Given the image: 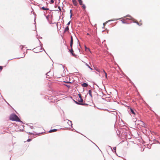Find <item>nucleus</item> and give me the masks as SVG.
<instances>
[{
  "label": "nucleus",
  "instance_id": "nucleus-54",
  "mask_svg": "<svg viewBox=\"0 0 160 160\" xmlns=\"http://www.w3.org/2000/svg\"><path fill=\"white\" fill-rule=\"evenodd\" d=\"M58 9H59V11H61V7H60V6H58Z\"/></svg>",
  "mask_w": 160,
  "mask_h": 160
},
{
  "label": "nucleus",
  "instance_id": "nucleus-31",
  "mask_svg": "<svg viewBox=\"0 0 160 160\" xmlns=\"http://www.w3.org/2000/svg\"><path fill=\"white\" fill-rule=\"evenodd\" d=\"M72 9L70 10V18H72Z\"/></svg>",
  "mask_w": 160,
  "mask_h": 160
},
{
  "label": "nucleus",
  "instance_id": "nucleus-58",
  "mask_svg": "<svg viewBox=\"0 0 160 160\" xmlns=\"http://www.w3.org/2000/svg\"><path fill=\"white\" fill-rule=\"evenodd\" d=\"M87 35H88L89 36H91V35L89 33H87Z\"/></svg>",
  "mask_w": 160,
  "mask_h": 160
},
{
  "label": "nucleus",
  "instance_id": "nucleus-30",
  "mask_svg": "<svg viewBox=\"0 0 160 160\" xmlns=\"http://www.w3.org/2000/svg\"><path fill=\"white\" fill-rule=\"evenodd\" d=\"M121 22L123 24H128V23L126 21H125L124 20H121Z\"/></svg>",
  "mask_w": 160,
  "mask_h": 160
},
{
  "label": "nucleus",
  "instance_id": "nucleus-38",
  "mask_svg": "<svg viewBox=\"0 0 160 160\" xmlns=\"http://www.w3.org/2000/svg\"><path fill=\"white\" fill-rule=\"evenodd\" d=\"M129 82L130 83H132L133 84V82H132V81L131 80V79L129 78L128 79H127Z\"/></svg>",
  "mask_w": 160,
  "mask_h": 160
},
{
  "label": "nucleus",
  "instance_id": "nucleus-15",
  "mask_svg": "<svg viewBox=\"0 0 160 160\" xmlns=\"http://www.w3.org/2000/svg\"><path fill=\"white\" fill-rule=\"evenodd\" d=\"M92 91L91 89L89 90L88 91V93L89 94L90 96L91 97H92Z\"/></svg>",
  "mask_w": 160,
  "mask_h": 160
},
{
  "label": "nucleus",
  "instance_id": "nucleus-27",
  "mask_svg": "<svg viewBox=\"0 0 160 160\" xmlns=\"http://www.w3.org/2000/svg\"><path fill=\"white\" fill-rule=\"evenodd\" d=\"M100 72L102 73H104V74L106 73L105 71L103 69H102L101 70H100Z\"/></svg>",
  "mask_w": 160,
  "mask_h": 160
},
{
  "label": "nucleus",
  "instance_id": "nucleus-3",
  "mask_svg": "<svg viewBox=\"0 0 160 160\" xmlns=\"http://www.w3.org/2000/svg\"><path fill=\"white\" fill-rule=\"evenodd\" d=\"M39 48V47H36V48H34L33 49V52L35 53H38L39 52H41L42 51H39V50L38 49V48ZM28 50H32V49H28Z\"/></svg>",
  "mask_w": 160,
  "mask_h": 160
},
{
  "label": "nucleus",
  "instance_id": "nucleus-29",
  "mask_svg": "<svg viewBox=\"0 0 160 160\" xmlns=\"http://www.w3.org/2000/svg\"><path fill=\"white\" fill-rule=\"evenodd\" d=\"M27 133H28V134L30 135H34V133L33 132H27Z\"/></svg>",
  "mask_w": 160,
  "mask_h": 160
},
{
  "label": "nucleus",
  "instance_id": "nucleus-5",
  "mask_svg": "<svg viewBox=\"0 0 160 160\" xmlns=\"http://www.w3.org/2000/svg\"><path fill=\"white\" fill-rule=\"evenodd\" d=\"M71 40L70 42V48L72 47V45L73 44V39L72 36L71 35L70 36Z\"/></svg>",
  "mask_w": 160,
  "mask_h": 160
},
{
  "label": "nucleus",
  "instance_id": "nucleus-14",
  "mask_svg": "<svg viewBox=\"0 0 160 160\" xmlns=\"http://www.w3.org/2000/svg\"><path fill=\"white\" fill-rule=\"evenodd\" d=\"M72 3L74 5L77 6L78 5V3L76 0H72Z\"/></svg>",
  "mask_w": 160,
  "mask_h": 160
},
{
  "label": "nucleus",
  "instance_id": "nucleus-24",
  "mask_svg": "<svg viewBox=\"0 0 160 160\" xmlns=\"http://www.w3.org/2000/svg\"><path fill=\"white\" fill-rule=\"evenodd\" d=\"M141 129L142 130V132H143V133H144L145 132H146L147 131L146 129V130L145 131V128H144L143 127H142Z\"/></svg>",
  "mask_w": 160,
  "mask_h": 160
},
{
  "label": "nucleus",
  "instance_id": "nucleus-62",
  "mask_svg": "<svg viewBox=\"0 0 160 160\" xmlns=\"http://www.w3.org/2000/svg\"><path fill=\"white\" fill-rule=\"evenodd\" d=\"M62 9L63 10V12H65V10L63 8H62Z\"/></svg>",
  "mask_w": 160,
  "mask_h": 160
},
{
  "label": "nucleus",
  "instance_id": "nucleus-28",
  "mask_svg": "<svg viewBox=\"0 0 160 160\" xmlns=\"http://www.w3.org/2000/svg\"><path fill=\"white\" fill-rule=\"evenodd\" d=\"M73 101L76 104H77V105H80V103L79 102H78V101H75V100H73Z\"/></svg>",
  "mask_w": 160,
  "mask_h": 160
},
{
  "label": "nucleus",
  "instance_id": "nucleus-36",
  "mask_svg": "<svg viewBox=\"0 0 160 160\" xmlns=\"http://www.w3.org/2000/svg\"><path fill=\"white\" fill-rule=\"evenodd\" d=\"M64 82L67 83H72V82H70V81H64Z\"/></svg>",
  "mask_w": 160,
  "mask_h": 160
},
{
  "label": "nucleus",
  "instance_id": "nucleus-26",
  "mask_svg": "<svg viewBox=\"0 0 160 160\" xmlns=\"http://www.w3.org/2000/svg\"><path fill=\"white\" fill-rule=\"evenodd\" d=\"M78 2L80 5L83 4V1L82 0H78Z\"/></svg>",
  "mask_w": 160,
  "mask_h": 160
},
{
  "label": "nucleus",
  "instance_id": "nucleus-10",
  "mask_svg": "<svg viewBox=\"0 0 160 160\" xmlns=\"http://www.w3.org/2000/svg\"><path fill=\"white\" fill-rule=\"evenodd\" d=\"M38 41L39 42V43H40V46L41 47V48H40V49L41 50H42V49H43V50L45 51V50H44V48L42 47V44L41 43L39 39H38Z\"/></svg>",
  "mask_w": 160,
  "mask_h": 160
},
{
  "label": "nucleus",
  "instance_id": "nucleus-41",
  "mask_svg": "<svg viewBox=\"0 0 160 160\" xmlns=\"http://www.w3.org/2000/svg\"><path fill=\"white\" fill-rule=\"evenodd\" d=\"M129 82L130 83H132L133 84V82H132V81L131 80V79L129 78L128 79H127Z\"/></svg>",
  "mask_w": 160,
  "mask_h": 160
},
{
  "label": "nucleus",
  "instance_id": "nucleus-19",
  "mask_svg": "<svg viewBox=\"0 0 160 160\" xmlns=\"http://www.w3.org/2000/svg\"><path fill=\"white\" fill-rule=\"evenodd\" d=\"M69 30V28L68 27V26H67L65 28L64 30V32H67Z\"/></svg>",
  "mask_w": 160,
  "mask_h": 160
},
{
  "label": "nucleus",
  "instance_id": "nucleus-12",
  "mask_svg": "<svg viewBox=\"0 0 160 160\" xmlns=\"http://www.w3.org/2000/svg\"><path fill=\"white\" fill-rule=\"evenodd\" d=\"M58 130V129H51L49 131H48V133H51V132H56Z\"/></svg>",
  "mask_w": 160,
  "mask_h": 160
},
{
  "label": "nucleus",
  "instance_id": "nucleus-43",
  "mask_svg": "<svg viewBox=\"0 0 160 160\" xmlns=\"http://www.w3.org/2000/svg\"><path fill=\"white\" fill-rule=\"evenodd\" d=\"M129 82L130 83H132L133 84V82H132V81L131 80V79L129 78L128 79H127Z\"/></svg>",
  "mask_w": 160,
  "mask_h": 160
},
{
  "label": "nucleus",
  "instance_id": "nucleus-1",
  "mask_svg": "<svg viewBox=\"0 0 160 160\" xmlns=\"http://www.w3.org/2000/svg\"><path fill=\"white\" fill-rule=\"evenodd\" d=\"M9 119L12 121H15L24 123L22 121L19 119L18 116L14 113H12L10 115Z\"/></svg>",
  "mask_w": 160,
  "mask_h": 160
},
{
  "label": "nucleus",
  "instance_id": "nucleus-64",
  "mask_svg": "<svg viewBox=\"0 0 160 160\" xmlns=\"http://www.w3.org/2000/svg\"><path fill=\"white\" fill-rule=\"evenodd\" d=\"M42 37H39V38H40V39H42Z\"/></svg>",
  "mask_w": 160,
  "mask_h": 160
},
{
  "label": "nucleus",
  "instance_id": "nucleus-56",
  "mask_svg": "<svg viewBox=\"0 0 160 160\" xmlns=\"http://www.w3.org/2000/svg\"><path fill=\"white\" fill-rule=\"evenodd\" d=\"M25 56V55H24L23 56V57H19V58H18V59H19V58H23Z\"/></svg>",
  "mask_w": 160,
  "mask_h": 160
},
{
  "label": "nucleus",
  "instance_id": "nucleus-17",
  "mask_svg": "<svg viewBox=\"0 0 160 160\" xmlns=\"http://www.w3.org/2000/svg\"><path fill=\"white\" fill-rule=\"evenodd\" d=\"M94 69L96 71L98 72L99 73L100 72V69H99L97 67H94Z\"/></svg>",
  "mask_w": 160,
  "mask_h": 160
},
{
  "label": "nucleus",
  "instance_id": "nucleus-52",
  "mask_svg": "<svg viewBox=\"0 0 160 160\" xmlns=\"http://www.w3.org/2000/svg\"><path fill=\"white\" fill-rule=\"evenodd\" d=\"M29 127L31 129H34V128H33V127L32 126H29Z\"/></svg>",
  "mask_w": 160,
  "mask_h": 160
},
{
  "label": "nucleus",
  "instance_id": "nucleus-60",
  "mask_svg": "<svg viewBox=\"0 0 160 160\" xmlns=\"http://www.w3.org/2000/svg\"><path fill=\"white\" fill-rule=\"evenodd\" d=\"M108 146L111 149L112 151V152H113V150H112V148L111 146Z\"/></svg>",
  "mask_w": 160,
  "mask_h": 160
},
{
  "label": "nucleus",
  "instance_id": "nucleus-55",
  "mask_svg": "<svg viewBox=\"0 0 160 160\" xmlns=\"http://www.w3.org/2000/svg\"><path fill=\"white\" fill-rule=\"evenodd\" d=\"M123 75H124L126 77V79H128L129 78L125 74H124Z\"/></svg>",
  "mask_w": 160,
  "mask_h": 160
},
{
  "label": "nucleus",
  "instance_id": "nucleus-39",
  "mask_svg": "<svg viewBox=\"0 0 160 160\" xmlns=\"http://www.w3.org/2000/svg\"><path fill=\"white\" fill-rule=\"evenodd\" d=\"M129 82L130 83H132L133 84V82H132V81L131 80V79L129 78L128 79H127Z\"/></svg>",
  "mask_w": 160,
  "mask_h": 160
},
{
  "label": "nucleus",
  "instance_id": "nucleus-18",
  "mask_svg": "<svg viewBox=\"0 0 160 160\" xmlns=\"http://www.w3.org/2000/svg\"><path fill=\"white\" fill-rule=\"evenodd\" d=\"M78 102L80 103H82L83 101V100L82 98H78Z\"/></svg>",
  "mask_w": 160,
  "mask_h": 160
},
{
  "label": "nucleus",
  "instance_id": "nucleus-8",
  "mask_svg": "<svg viewBox=\"0 0 160 160\" xmlns=\"http://www.w3.org/2000/svg\"><path fill=\"white\" fill-rule=\"evenodd\" d=\"M141 126L142 127H143L144 128H145V129L146 130V125L144 123V122L142 121H141ZM146 130H145V131Z\"/></svg>",
  "mask_w": 160,
  "mask_h": 160
},
{
  "label": "nucleus",
  "instance_id": "nucleus-32",
  "mask_svg": "<svg viewBox=\"0 0 160 160\" xmlns=\"http://www.w3.org/2000/svg\"><path fill=\"white\" fill-rule=\"evenodd\" d=\"M45 132H40V133H36L35 135H41V134H42V133H44Z\"/></svg>",
  "mask_w": 160,
  "mask_h": 160
},
{
  "label": "nucleus",
  "instance_id": "nucleus-53",
  "mask_svg": "<svg viewBox=\"0 0 160 160\" xmlns=\"http://www.w3.org/2000/svg\"><path fill=\"white\" fill-rule=\"evenodd\" d=\"M3 69V67L1 66H0V70L1 71Z\"/></svg>",
  "mask_w": 160,
  "mask_h": 160
},
{
  "label": "nucleus",
  "instance_id": "nucleus-35",
  "mask_svg": "<svg viewBox=\"0 0 160 160\" xmlns=\"http://www.w3.org/2000/svg\"><path fill=\"white\" fill-rule=\"evenodd\" d=\"M104 74L105 75V78L106 79H108V77H107V73H105Z\"/></svg>",
  "mask_w": 160,
  "mask_h": 160
},
{
  "label": "nucleus",
  "instance_id": "nucleus-34",
  "mask_svg": "<svg viewBox=\"0 0 160 160\" xmlns=\"http://www.w3.org/2000/svg\"><path fill=\"white\" fill-rule=\"evenodd\" d=\"M20 47L21 48V49L23 50V48L24 47V45H21L20 46Z\"/></svg>",
  "mask_w": 160,
  "mask_h": 160
},
{
  "label": "nucleus",
  "instance_id": "nucleus-59",
  "mask_svg": "<svg viewBox=\"0 0 160 160\" xmlns=\"http://www.w3.org/2000/svg\"><path fill=\"white\" fill-rule=\"evenodd\" d=\"M59 65H61V66H62V67L64 69V67L63 66V65H62V64H59Z\"/></svg>",
  "mask_w": 160,
  "mask_h": 160
},
{
  "label": "nucleus",
  "instance_id": "nucleus-37",
  "mask_svg": "<svg viewBox=\"0 0 160 160\" xmlns=\"http://www.w3.org/2000/svg\"><path fill=\"white\" fill-rule=\"evenodd\" d=\"M54 0H51L50 1V3L51 4H52L54 3ZM48 2H49L48 1Z\"/></svg>",
  "mask_w": 160,
  "mask_h": 160
},
{
  "label": "nucleus",
  "instance_id": "nucleus-44",
  "mask_svg": "<svg viewBox=\"0 0 160 160\" xmlns=\"http://www.w3.org/2000/svg\"><path fill=\"white\" fill-rule=\"evenodd\" d=\"M108 23V21H106V22H104L103 24V26H104V27Z\"/></svg>",
  "mask_w": 160,
  "mask_h": 160
},
{
  "label": "nucleus",
  "instance_id": "nucleus-45",
  "mask_svg": "<svg viewBox=\"0 0 160 160\" xmlns=\"http://www.w3.org/2000/svg\"><path fill=\"white\" fill-rule=\"evenodd\" d=\"M50 72V71L48 72L46 74V76H49V73Z\"/></svg>",
  "mask_w": 160,
  "mask_h": 160
},
{
  "label": "nucleus",
  "instance_id": "nucleus-4",
  "mask_svg": "<svg viewBox=\"0 0 160 160\" xmlns=\"http://www.w3.org/2000/svg\"><path fill=\"white\" fill-rule=\"evenodd\" d=\"M69 50V52H70V54L72 55L73 56H75L76 55L73 53L74 51L72 49V47L71 48V49H68Z\"/></svg>",
  "mask_w": 160,
  "mask_h": 160
},
{
  "label": "nucleus",
  "instance_id": "nucleus-22",
  "mask_svg": "<svg viewBox=\"0 0 160 160\" xmlns=\"http://www.w3.org/2000/svg\"><path fill=\"white\" fill-rule=\"evenodd\" d=\"M113 150L114 151H113V152H114L115 153V154H116V155L117 156H118V155H117V153H116V147H114L113 148Z\"/></svg>",
  "mask_w": 160,
  "mask_h": 160
},
{
  "label": "nucleus",
  "instance_id": "nucleus-50",
  "mask_svg": "<svg viewBox=\"0 0 160 160\" xmlns=\"http://www.w3.org/2000/svg\"><path fill=\"white\" fill-rule=\"evenodd\" d=\"M78 96L79 98H82V95L80 93L78 94Z\"/></svg>",
  "mask_w": 160,
  "mask_h": 160
},
{
  "label": "nucleus",
  "instance_id": "nucleus-7",
  "mask_svg": "<svg viewBox=\"0 0 160 160\" xmlns=\"http://www.w3.org/2000/svg\"><path fill=\"white\" fill-rule=\"evenodd\" d=\"M44 15L45 16L46 18L48 21L49 20V18H50L51 19H52V16H50L49 15H46L45 14H44Z\"/></svg>",
  "mask_w": 160,
  "mask_h": 160
},
{
  "label": "nucleus",
  "instance_id": "nucleus-33",
  "mask_svg": "<svg viewBox=\"0 0 160 160\" xmlns=\"http://www.w3.org/2000/svg\"><path fill=\"white\" fill-rule=\"evenodd\" d=\"M63 85L68 88H69L70 87V85L66 84H63Z\"/></svg>",
  "mask_w": 160,
  "mask_h": 160
},
{
  "label": "nucleus",
  "instance_id": "nucleus-11",
  "mask_svg": "<svg viewBox=\"0 0 160 160\" xmlns=\"http://www.w3.org/2000/svg\"><path fill=\"white\" fill-rule=\"evenodd\" d=\"M82 86L83 87H86L88 85L87 82H83L81 84Z\"/></svg>",
  "mask_w": 160,
  "mask_h": 160
},
{
  "label": "nucleus",
  "instance_id": "nucleus-21",
  "mask_svg": "<svg viewBox=\"0 0 160 160\" xmlns=\"http://www.w3.org/2000/svg\"><path fill=\"white\" fill-rule=\"evenodd\" d=\"M85 65L87 66L91 70H93V69L91 68V67L89 66V65L87 63L85 62Z\"/></svg>",
  "mask_w": 160,
  "mask_h": 160
},
{
  "label": "nucleus",
  "instance_id": "nucleus-57",
  "mask_svg": "<svg viewBox=\"0 0 160 160\" xmlns=\"http://www.w3.org/2000/svg\"><path fill=\"white\" fill-rule=\"evenodd\" d=\"M62 19H63V18L64 17V15L63 13H62Z\"/></svg>",
  "mask_w": 160,
  "mask_h": 160
},
{
  "label": "nucleus",
  "instance_id": "nucleus-20",
  "mask_svg": "<svg viewBox=\"0 0 160 160\" xmlns=\"http://www.w3.org/2000/svg\"><path fill=\"white\" fill-rule=\"evenodd\" d=\"M81 7L83 10H85L86 8V6L84 4H82L81 5Z\"/></svg>",
  "mask_w": 160,
  "mask_h": 160
},
{
  "label": "nucleus",
  "instance_id": "nucleus-9",
  "mask_svg": "<svg viewBox=\"0 0 160 160\" xmlns=\"http://www.w3.org/2000/svg\"><path fill=\"white\" fill-rule=\"evenodd\" d=\"M40 9L43 10H49V8H45V7L43 6L42 7H40Z\"/></svg>",
  "mask_w": 160,
  "mask_h": 160
},
{
  "label": "nucleus",
  "instance_id": "nucleus-23",
  "mask_svg": "<svg viewBox=\"0 0 160 160\" xmlns=\"http://www.w3.org/2000/svg\"><path fill=\"white\" fill-rule=\"evenodd\" d=\"M122 18H117V19H116L115 20H113V19H111V20H109L108 21H108V22H110V21H113L114 20H119V19H121Z\"/></svg>",
  "mask_w": 160,
  "mask_h": 160
},
{
  "label": "nucleus",
  "instance_id": "nucleus-48",
  "mask_svg": "<svg viewBox=\"0 0 160 160\" xmlns=\"http://www.w3.org/2000/svg\"><path fill=\"white\" fill-rule=\"evenodd\" d=\"M48 22L50 24H53V23H52V21H51L50 20H49L48 21Z\"/></svg>",
  "mask_w": 160,
  "mask_h": 160
},
{
  "label": "nucleus",
  "instance_id": "nucleus-13",
  "mask_svg": "<svg viewBox=\"0 0 160 160\" xmlns=\"http://www.w3.org/2000/svg\"><path fill=\"white\" fill-rule=\"evenodd\" d=\"M85 51L86 52L89 51L91 53V51H90V49L89 48L87 47L85 45Z\"/></svg>",
  "mask_w": 160,
  "mask_h": 160
},
{
  "label": "nucleus",
  "instance_id": "nucleus-46",
  "mask_svg": "<svg viewBox=\"0 0 160 160\" xmlns=\"http://www.w3.org/2000/svg\"><path fill=\"white\" fill-rule=\"evenodd\" d=\"M32 139H31V138H28V139H27V141L28 142H30V141H32Z\"/></svg>",
  "mask_w": 160,
  "mask_h": 160
},
{
  "label": "nucleus",
  "instance_id": "nucleus-63",
  "mask_svg": "<svg viewBox=\"0 0 160 160\" xmlns=\"http://www.w3.org/2000/svg\"><path fill=\"white\" fill-rule=\"evenodd\" d=\"M46 3L47 5H48V2H46Z\"/></svg>",
  "mask_w": 160,
  "mask_h": 160
},
{
  "label": "nucleus",
  "instance_id": "nucleus-47",
  "mask_svg": "<svg viewBox=\"0 0 160 160\" xmlns=\"http://www.w3.org/2000/svg\"><path fill=\"white\" fill-rule=\"evenodd\" d=\"M92 34V36H93L94 37H95V36H96V35H95V33H91Z\"/></svg>",
  "mask_w": 160,
  "mask_h": 160
},
{
  "label": "nucleus",
  "instance_id": "nucleus-6",
  "mask_svg": "<svg viewBox=\"0 0 160 160\" xmlns=\"http://www.w3.org/2000/svg\"><path fill=\"white\" fill-rule=\"evenodd\" d=\"M129 109H130V111H129L130 113H132V114L135 115V113L134 111V109H133V108H130Z\"/></svg>",
  "mask_w": 160,
  "mask_h": 160
},
{
  "label": "nucleus",
  "instance_id": "nucleus-42",
  "mask_svg": "<svg viewBox=\"0 0 160 160\" xmlns=\"http://www.w3.org/2000/svg\"><path fill=\"white\" fill-rule=\"evenodd\" d=\"M129 82L130 83H132L133 84V82H132V81L131 80V79L129 78L128 79H127Z\"/></svg>",
  "mask_w": 160,
  "mask_h": 160
},
{
  "label": "nucleus",
  "instance_id": "nucleus-2",
  "mask_svg": "<svg viewBox=\"0 0 160 160\" xmlns=\"http://www.w3.org/2000/svg\"><path fill=\"white\" fill-rule=\"evenodd\" d=\"M125 17H128L130 18V20H132L133 21L132 22L134 23H136L137 25H139V26H140V23H139V22H137V20H135L132 16H131L129 15H128L125 16V17H123L122 18H125Z\"/></svg>",
  "mask_w": 160,
  "mask_h": 160
},
{
  "label": "nucleus",
  "instance_id": "nucleus-51",
  "mask_svg": "<svg viewBox=\"0 0 160 160\" xmlns=\"http://www.w3.org/2000/svg\"><path fill=\"white\" fill-rule=\"evenodd\" d=\"M71 21H70L69 22H68V23L67 24V26H69V25L70 24V23H71Z\"/></svg>",
  "mask_w": 160,
  "mask_h": 160
},
{
  "label": "nucleus",
  "instance_id": "nucleus-49",
  "mask_svg": "<svg viewBox=\"0 0 160 160\" xmlns=\"http://www.w3.org/2000/svg\"><path fill=\"white\" fill-rule=\"evenodd\" d=\"M72 131H74L75 132H77L78 133H79L76 130L74 129L73 128L72 129Z\"/></svg>",
  "mask_w": 160,
  "mask_h": 160
},
{
  "label": "nucleus",
  "instance_id": "nucleus-16",
  "mask_svg": "<svg viewBox=\"0 0 160 160\" xmlns=\"http://www.w3.org/2000/svg\"><path fill=\"white\" fill-rule=\"evenodd\" d=\"M69 122H68V124L71 126V127H72V122L71 121H70V120H67Z\"/></svg>",
  "mask_w": 160,
  "mask_h": 160
},
{
  "label": "nucleus",
  "instance_id": "nucleus-25",
  "mask_svg": "<svg viewBox=\"0 0 160 160\" xmlns=\"http://www.w3.org/2000/svg\"><path fill=\"white\" fill-rule=\"evenodd\" d=\"M80 105H83V106H84V105L88 106V104L86 103H80Z\"/></svg>",
  "mask_w": 160,
  "mask_h": 160
},
{
  "label": "nucleus",
  "instance_id": "nucleus-61",
  "mask_svg": "<svg viewBox=\"0 0 160 160\" xmlns=\"http://www.w3.org/2000/svg\"><path fill=\"white\" fill-rule=\"evenodd\" d=\"M62 9L63 10V12H65V10L63 8H62Z\"/></svg>",
  "mask_w": 160,
  "mask_h": 160
},
{
  "label": "nucleus",
  "instance_id": "nucleus-40",
  "mask_svg": "<svg viewBox=\"0 0 160 160\" xmlns=\"http://www.w3.org/2000/svg\"><path fill=\"white\" fill-rule=\"evenodd\" d=\"M129 82L130 83H132L133 84V82H132V81L131 80V79L129 78L128 79H127Z\"/></svg>",
  "mask_w": 160,
  "mask_h": 160
}]
</instances>
